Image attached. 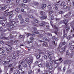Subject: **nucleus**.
Returning <instances> with one entry per match:
<instances>
[{
	"label": "nucleus",
	"instance_id": "obj_43",
	"mask_svg": "<svg viewBox=\"0 0 74 74\" xmlns=\"http://www.w3.org/2000/svg\"><path fill=\"white\" fill-rule=\"evenodd\" d=\"M47 36H52V34H50L49 33L47 34Z\"/></svg>",
	"mask_w": 74,
	"mask_h": 74
},
{
	"label": "nucleus",
	"instance_id": "obj_3",
	"mask_svg": "<svg viewBox=\"0 0 74 74\" xmlns=\"http://www.w3.org/2000/svg\"><path fill=\"white\" fill-rule=\"evenodd\" d=\"M66 44V42H61L59 46L60 47H62V45H64Z\"/></svg>",
	"mask_w": 74,
	"mask_h": 74
},
{
	"label": "nucleus",
	"instance_id": "obj_7",
	"mask_svg": "<svg viewBox=\"0 0 74 74\" xmlns=\"http://www.w3.org/2000/svg\"><path fill=\"white\" fill-rule=\"evenodd\" d=\"M20 11V8H16L15 10V11L17 13H18Z\"/></svg>",
	"mask_w": 74,
	"mask_h": 74
},
{
	"label": "nucleus",
	"instance_id": "obj_48",
	"mask_svg": "<svg viewBox=\"0 0 74 74\" xmlns=\"http://www.w3.org/2000/svg\"><path fill=\"white\" fill-rule=\"evenodd\" d=\"M3 28L2 27L0 28V31H3Z\"/></svg>",
	"mask_w": 74,
	"mask_h": 74
},
{
	"label": "nucleus",
	"instance_id": "obj_13",
	"mask_svg": "<svg viewBox=\"0 0 74 74\" xmlns=\"http://www.w3.org/2000/svg\"><path fill=\"white\" fill-rule=\"evenodd\" d=\"M20 21H21V23H23V22H24V19H23V18H20Z\"/></svg>",
	"mask_w": 74,
	"mask_h": 74
},
{
	"label": "nucleus",
	"instance_id": "obj_55",
	"mask_svg": "<svg viewBox=\"0 0 74 74\" xmlns=\"http://www.w3.org/2000/svg\"><path fill=\"white\" fill-rule=\"evenodd\" d=\"M66 70V67H64L63 69V71H64Z\"/></svg>",
	"mask_w": 74,
	"mask_h": 74
},
{
	"label": "nucleus",
	"instance_id": "obj_34",
	"mask_svg": "<svg viewBox=\"0 0 74 74\" xmlns=\"http://www.w3.org/2000/svg\"><path fill=\"white\" fill-rule=\"evenodd\" d=\"M40 55H38L36 56V58L37 59H39V58H40Z\"/></svg>",
	"mask_w": 74,
	"mask_h": 74
},
{
	"label": "nucleus",
	"instance_id": "obj_60",
	"mask_svg": "<svg viewBox=\"0 0 74 74\" xmlns=\"http://www.w3.org/2000/svg\"><path fill=\"white\" fill-rule=\"evenodd\" d=\"M64 34L63 37H66L67 36V35H66V34Z\"/></svg>",
	"mask_w": 74,
	"mask_h": 74
},
{
	"label": "nucleus",
	"instance_id": "obj_54",
	"mask_svg": "<svg viewBox=\"0 0 74 74\" xmlns=\"http://www.w3.org/2000/svg\"><path fill=\"white\" fill-rule=\"evenodd\" d=\"M7 29L9 31H11V28H7Z\"/></svg>",
	"mask_w": 74,
	"mask_h": 74
},
{
	"label": "nucleus",
	"instance_id": "obj_46",
	"mask_svg": "<svg viewBox=\"0 0 74 74\" xmlns=\"http://www.w3.org/2000/svg\"><path fill=\"white\" fill-rule=\"evenodd\" d=\"M29 18H33V16L32 15H29Z\"/></svg>",
	"mask_w": 74,
	"mask_h": 74
},
{
	"label": "nucleus",
	"instance_id": "obj_58",
	"mask_svg": "<svg viewBox=\"0 0 74 74\" xmlns=\"http://www.w3.org/2000/svg\"><path fill=\"white\" fill-rule=\"evenodd\" d=\"M7 8V5H6L4 6V7L3 8H4V10H5L6 8Z\"/></svg>",
	"mask_w": 74,
	"mask_h": 74
},
{
	"label": "nucleus",
	"instance_id": "obj_38",
	"mask_svg": "<svg viewBox=\"0 0 74 74\" xmlns=\"http://www.w3.org/2000/svg\"><path fill=\"white\" fill-rule=\"evenodd\" d=\"M43 36V34H41L39 35L38 36V37H42Z\"/></svg>",
	"mask_w": 74,
	"mask_h": 74
},
{
	"label": "nucleus",
	"instance_id": "obj_14",
	"mask_svg": "<svg viewBox=\"0 0 74 74\" xmlns=\"http://www.w3.org/2000/svg\"><path fill=\"white\" fill-rule=\"evenodd\" d=\"M64 34H67L68 32V31L66 30V29H65L64 30Z\"/></svg>",
	"mask_w": 74,
	"mask_h": 74
},
{
	"label": "nucleus",
	"instance_id": "obj_11",
	"mask_svg": "<svg viewBox=\"0 0 74 74\" xmlns=\"http://www.w3.org/2000/svg\"><path fill=\"white\" fill-rule=\"evenodd\" d=\"M40 14L42 15H45V13L44 12L41 11L40 12Z\"/></svg>",
	"mask_w": 74,
	"mask_h": 74
},
{
	"label": "nucleus",
	"instance_id": "obj_41",
	"mask_svg": "<svg viewBox=\"0 0 74 74\" xmlns=\"http://www.w3.org/2000/svg\"><path fill=\"white\" fill-rule=\"evenodd\" d=\"M32 42H33V41H32V40L29 41L28 42V44H29L30 43H31Z\"/></svg>",
	"mask_w": 74,
	"mask_h": 74
},
{
	"label": "nucleus",
	"instance_id": "obj_32",
	"mask_svg": "<svg viewBox=\"0 0 74 74\" xmlns=\"http://www.w3.org/2000/svg\"><path fill=\"white\" fill-rule=\"evenodd\" d=\"M49 58L50 60H51L52 59V57L51 56H49Z\"/></svg>",
	"mask_w": 74,
	"mask_h": 74
},
{
	"label": "nucleus",
	"instance_id": "obj_25",
	"mask_svg": "<svg viewBox=\"0 0 74 74\" xmlns=\"http://www.w3.org/2000/svg\"><path fill=\"white\" fill-rule=\"evenodd\" d=\"M21 7H24L25 6V5L23 3H22L21 4Z\"/></svg>",
	"mask_w": 74,
	"mask_h": 74
},
{
	"label": "nucleus",
	"instance_id": "obj_27",
	"mask_svg": "<svg viewBox=\"0 0 74 74\" xmlns=\"http://www.w3.org/2000/svg\"><path fill=\"white\" fill-rule=\"evenodd\" d=\"M48 53V54L49 55H52L53 54V53L51 52H49Z\"/></svg>",
	"mask_w": 74,
	"mask_h": 74
},
{
	"label": "nucleus",
	"instance_id": "obj_16",
	"mask_svg": "<svg viewBox=\"0 0 74 74\" xmlns=\"http://www.w3.org/2000/svg\"><path fill=\"white\" fill-rule=\"evenodd\" d=\"M47 7L48 8H49V9H51L52 8V6H51V5H49Z\"/></svg>",
	"mask_w": 74,
	"mask_h": 74
},
{
	"label": "nucleus",
	"instance_id": "obj_53",
	"mask_svg": "<svg viewBox=\"0 0 74 74\" xmlns=\"http://www.w3.org/2000/svg\"><path fill=\"white\" fill-rule=\"evenodd\" d=\"M19 1H20V0H16V3H19Z\"/></svg>",
	"mask_w": 74,
	"mask_h": 74
},
{
	"label": "nucleus",
	"instance_id": "obj_61",
	"mask_svg": "<svg viewBox=\"0 0 74 74\" xmlns=\"http://www.w3.org/2000/svg\"><path fill=\"white\" fill-rule=\"evenodd\" d=\"M63 11H60V14H63Z\"/></svg>",
	"mask_w": 74,
	"mask_h": 74
},
{
	"label": "nucleus",
	"instance_id": "obj_21",
	"mask_svg": "<svg viewBox=\"0 0 74 74\" xmlns=\"http://www.w3.org/2000/svg\"><path fill=\"white\" fill-rule=\"evenodd\" d=\"M67 8V7L66 5H64L63 7V9H66Z\"/></svg>",
	"mask_w": 74,
	"mask_h": 74
},
{
	"label": "nucleus",
	"instance_id": "obj_50",
	"mask_svg": "<svg viewBox=\"0 0 74 74\" xmlns=\"http://www.w3.org/2000/svg\"><path fill=\"white\" fill-rule=\"evenodd\" d=\"M35 34H31V36H32V37H35Z\"/></svg>",
	"mask_w": 74,
	"mask_h": 74
},
{
	"label": "nucleus",
	"instance_id": "obj_1",
	"mask_svg": "<svg viewBox=\"0 0 74 74\" xmlns=\"http://www.w3.org/2000/svg\"><path fill=\"white\" fill-rule=\"evenodd\" d=\"M27 60H28L27 63L29 64H30L33 62V57H31L30 58H27Z\"/></svg>",
	"mask_w": 74,
	"mask_h": 74
},
{
	"label": "nucleus",
	"instance_id": "obj_63",
	"mask_svg": "<svg viewBox=\"0 0 74 74\" xmlns=\"http://www.w3.org/2000/svg\"><path fill=\"white\" fill-rule=\"evenodd\" d=\"M55 38H56V37H55V36H54L52 37V39L53 40H55Z\"/></svg>",
	"mask_w": 74,
	"mask_h": 74
},
{
	"label": "nucleus",
	"instance_id": "obj_28",
	"mask_svg": "<svg viewBox=\"0 0 74 74\" xmlns=\"http://www.w3.org/2000/svg\"><path fill=\"white\" fill-rule=\"evenodd\" d=\"M31 35V34L30 33H28L26 34V36H27V37H28L29 36H30Z\"/></svg>",
	"mask_w": 74,
	"mask_h": 74
},
{
	"label": "nucleus",
	"instance_id": "obj_15",
	"mask_svg": "<svg viewBox=\"0 0 74 74\" xmlns=\"http://www.w3.org/2000/svg\"><path fill=\"white\" fill-rule=\"evenodd\" d=\"M67 64L70 65L71 63L72 62L71 61H67Z\"/></svg>",
	"mask_w": 74,
	"mask_h": 74
},
{
	"label": "nucleus",
	"instance_id": "obj_19",
	"mask_svg": "<svg viewBox=\"0 0 74 74\" xmlns=\"http://www.w3.org/2000/svg\"><path fill=\"white\" fill-rule=\"evenodd\" d=\"M34 22H35V23H38V20L37 19H35L34 20Z\"/></svg>",
	"mask_w": 74,
	"mask_h": 74
},
{
	"label": "nucleus",
	"instance_id": "obj_56",
	"mask_svg": "<svg viewBox=\"0 0 74 74\" xmlns=\"http://www.w3.org/2000/svg\"><path fill=\"white\" fill-rule=\"evenodd\" d=\"M64 64H67V61H65L64 62Z\"/></svg>",
	"mask_w": 74,
	"mask_h": 74
},
{
	"label": "nucleus",
	"instance_id": "obj_42",
	"mask_svg": "<svg viewBox=\"0 0 74 74\" xmlns=\"http://www.w3.org/2000/svg\"><path fill=\"white\" fill-rule=\"evenodd\" d=\"M49 62H47L46 63V66L47 67H48L49 66Z\"/></svg>",
	"mask_w": 74,
	"mask_h": 74
},
{
	"label": "nucleus",
	"instance_id": "obj_44",
	"mask_svg": "<svg viewBox=\"0 0 74 74\" xmlns=\"http://www.w3.org/2000/svg\"><path fill=\"white\" fill-rule=\"evenodd\" d=\"M52 10H51L49 11V14H52Z\"/></svg>",
	"mask_w": 74,
	"mask_h": 74
},
{
	"label": "nucleus",
	"instance_id": "obj_49",
	"mask_svg": "<svg viewBox=\"0 0 74 74\" xmlns=\"http://www.w3.org/2000/svg\"><path fill=\"white\" fill-rule=\"evenodd\" d=\"M43 17H44L43 19H47V17L46 16H43Z\"/></svg>",
	"mask_w": 74,
	"mask_h": 74
},
{
	"label": "nucleus",
	"instance_id": "obj_40",
	"mask_svg": "<svg viewBox=\"0 0 74 74\" xmlns=\"http://www.w3.org/2000/svg\"><path fill=\"white\" fill-rule=\"evenodd\" d=\"M25 21L26 22H29V20L28 18L26 19L25 20Z\"/></svg>",
	"mask_w": 74,
	"mask_h": 74
},
{
	"label": "nucleus",
	"instance_id": "obj_29",
	"mask_svg": "<svg viewBox=\"0 0 74 74\" xmlns=\"http://www.w3.org/2000/svg\"><path fill=\"white\" fill-rule=\"evenodd\" d=\"M14 26L13 25H12L10 26V29H12V28H14Z\"/></svg>",
	"mask_w": 74,
	"mask_h": 74
},
{
	"label": "nucleus",
	"instance_id": "obj_12",
	"mask_svg": "<svg viewBox=\"0 0 74 74\" xmlns=\"http://www.w3.org/2000/svg\"><path fill=\"white\" fill-rule=\"evenodd\" d=\"M46 6H47V5L46 4H43V5L42 6V8H43V9L44 8H45Z\"/></svg>",
	"mask_w": 74,
	"mask_h": 74
},
{
	"label": "nucleus",
	"instance_id": "obj_5",
	"mask_svg": "<svg viewBox=\"0 0 74 74\" xmlns=\"http://www.w3.org/2000/svg\"><path fill=\"white\" fill-rule=\"evenodd\" d=\"M65 30L67 31H69L70 30V26L69 25H66Z\"/></svg>",
	"mask_w": 74,
	"mask_h": 74
},
{
	"label": "nucleus",
	"instance_id": "obj_52",
	"mask_svg": "<svg viewBox=\"0 0 74 74\" xmlns=\"http://www.w3.org/2000/svg\"><path fill=\"white\" fill-rule=\"evenodd\" d=\"M44 58L45 59H47V56H44Z\"/></svg>",
	"mask_w": 74,
	"mask_h": 74
},
{
	"label": "nucleus",
	"instance_id": "obj_45",
	"mask_svg": "<svg viewBox=\"0 0 74 74\" xmlns=\"http://www.w3.org/2000/svg\"><path fill=\"white\" fill-rule=\"evenodd\" d=\"M54 28H55L56 29V30H58V27H57L55 25L54 26Z\"/></svg>",
	"mask_w": 74,
	"mask_h": 74
},
{
	"label": "nucleus",
	"instance_id": "obj_22",
	"mask_svg": "<svg viewBox=\"0 0 74 74\" xmlns=\"http://www.w3.org/2000/svg\"><path fill=\"white\" fill-rule=\"evenodd\" d=\"M64 3H65V2L64 1L62 2L60 4V5H63L64 4Z\"/></svg>",
	"mask_w": 74,
	"mask_h": 74
},
{
	"label": "nucleus",
	"instance_id": "obj_31",
	"mask_svg": "<svg viewBox=\"0 0 74 74\" xmlns=\"http://www.w3.org/2000/svg\"><path fill=\"white\" fill-rule=\"evenodd\" d=\"M67 39L69 40V39H70V38H71V36H67Z\"/></svg>",
	"mask_w": 74,
	"mask_h": 74
},
{
	"label": "nucleus",
	"instance_id": "obj_9",
	"mask_svg": "<svg viewBox=\"0 0 74 74\" xmlns=\"http://www.w3.org/2000/svg\"><path fill=\"white\" fill-rule=\"evenodd\" d=\"M70 50H73L74 49V46L72 45L71 46L70 48Z\"/></svg>",
	"mask_w": 74,
	"mask_h": 74
},
{
	"label": "nucleus",
	"instance_id": "obj_57",
	"mask_svg": "<svg viewBox=\"0 0 74 74\" xmlns=\"http://www.w3.org/2000/svg\"><path fill=\"white\" fill-rule=\"evenodd\" d=\"M18 17L19 18H21H21L22 17V16L21 15H19L18 16Z\"/></svg>",
	"mask_w": 74,
	"mask_h": 74
},
{
	"label": "nucleus",
	"instance_id": "obj_24",
	"mask_svg": "<svg viewBox=\"0 0 74 74\" xmlns=\"http://www.w3.org/2000/svg\"><path fill=\"white\" fill-rule=\"evenodd\" d=\"M49 69H52V68H53V66H52V65H50V66H49Z\"/></svg>",
	"mask_w": 74,
	"mask_h": 74
},
{
	"label": "nucleus",
	"instance_id": "obj_59",
	"mask_svg": "<svg viewBox=\"0 0 74 74\" xmlns=\"http://www.w3.org/2000/svg\"><path fill=\"white\" fill-rule=\"evenodd\" d=\"M11 1V0H8L7 1V3H10V2Z\"/></svg>",
	"mask_w": 74,
	"mask_h": 74
},
{
	"label": "nucleus",
	"instance_id": "obj_64",
	"mask_svg": "<svg viewBox=\"0 0 74 74\" xmlns=\"http://www.w3.org/2000/svg\"><path fill=\"white\" fill-rule=\"evenodd\" d=\"M52 73H53L52 71H50L49 73V74H52Z\"/></svg>",
	"mask_w": 74,
	"mask_h": 74
},
{
	"label": "nucleus",
	"instance_id": "obj_47",
	"mask_svg": "<svg viewBox=\"0 0 74 74\" xmlns=\"http://www.w3.org/2000/svg\"><path fill=\"white\" fill-rule=\"evenodd\" d=\"M58 8H59V7H58V6H56L55 7V8L56 10H58Z\"/></svg>",
	"mask_w": 74,
	"mask_h": 74
},
{
	"label": "nucleus",
	"instance_id": "obj_36",
	"mask_svg": "<svg viewBox=\"0 0 74 74\" xmlns=\"http://www.w3.org/2000/svg\"><path fill=\"white\" fill-rule=\"evenodd\" d=\"M66 55H69V50H67L66 52Z\"/></svg>",
	"mask_w": 74,
	"mask_h": 74
},
{
	"label": "nucleus",
	"instance_id": "obj_8",
	"mask_svg": "<svg viewBox=\"0 0 74 74\" xmlns=\"http://www.w3.org/2000/svg\"><path fill=\"white\" fill-rule=\"evenodd\" d=\"M10 22V23L12 25H14V24H15V23H16L15 21H12V20H11Z\"/></svg>",
	"mask_w": 74,
	"mask_h": 74
},
{
	"label": "nucleus",
	"instance_id": "obj_17",
	"mask_svg": "<svg viewBox=\"0 0 74 74\" xmlns=\"http://www.w3.org/2000/svg\"><path fill=\"white\" fill-rule=\"evenodd\" d=\"M40 26H45V24L44 23H41L39 25Z\"/></svg>",
	"mask_w": 74,
	"mask_h": 74
},
{
	"label": "nucleus",
	"instance_id": "obj_37",
	"mask_svg": "<svg viewBox=\"0 0 74 74\" xmlns=\"http://www.w3.org/2000/svg\"><path fill=\"white\" fill-rule=\"evenodd\" d=\"M54 18V16H51V20H53Z\"/></svg>",
	"mask_w": 74,
	"mask_h": 74
},
{
	"label": "nucleus",
	"instance_id": "obj_2",
	"mask_svg": "<svg viewBox=\"0 0 74 74\" xmlns=\"http://www.w3.org/2000/svg\"><path fill=\"white\" fill-rule=\"evenodd\" d=\"M65 48L66 47H64V48L61 49L60 50V52L61 53H63L64 51H65Z\"/></svg>",
	"mask_w": 74,
	"mask_h": 74
},
{
	"label": "nucleus",
	"instance_id": "obj_33",
	"mask_svg": "<svg viewBox=\"0 0 74 74\" xmlns=\"http://www.w3.org/2000/svg\"><path fill=\"white\" fill-rule=\"evenodd\" d=\"M3 64H7V62L4 61L3 62Z\"/></svg>",
	"mask_w": 74,
	"mask_h": 74
},
{
	"label": "nucleus",
	"instance_id": "obj_30",
	"mask_svg": "<svg viewBox=\"0 0 74 74\" xmlns=\"http://www.w3.org/2000/svg\"><path fill=\"white\" fill-rule=\"evenodd\" d=\"M32 71H29L28 72V74H31V73H32Z\"/></svg>",
	"mask_w": 74,
	"mask_h": 74
},
{
	"label": "nucleus",
	"instance_id": "obj_6",
	"mask_svg": "<svg viewBox=\"0 0 74 74\" xmlns=\"http://www.w3.org/2000/svg\"><path fill=\"white\" fill-rule=\"evenodd\" d=\"M68 21L69 20L67 19H65L63 21V22L64 24L66 25L68 22Z\"/></svg>",
	"mask_w": 74,
	"mask_h": 74
},
{
	"label": "nucleus",
	"instance_id": "obj_20",
	"mask_svg": "<svg viewBox=\"0 0 74 74\" xmlns=\"http://www.w3.org/2000/svg\"><path fill=\"white\" fill-rule=\"evenodd\" d=\"M43 45L45 46H46V45H47V43L46 42H44L43 44Z\"/></svg>",
	"mask_w": 74,
	"mask_h": 74
},
{
	"label": "nucleus",
	"instance_id": "obj_35",
	"mask_svg": "<svg viewBox=\"0 0 74 74\" xmlns=\"http://www.w3.org/2000/svg\"><path fill=\"white\" fill-rule=\"evenodd\" d=\"M0 10H4V8L3 7H0Z\"/></svg>",
	"mask_w": 74,
	"mask_h": 74
},
{
	"label": "nucleus",
	"instance_id": "obj_4",
	"mask_svg": "<svg viewBox=\"0 0 74 74\" xmlns=\"http://www.w3.org/2000/svg\"><path fill=\"white\" fill-rule=\"evenodd\" d=\"M9 16V18H11L12 16H13V15H12V12H10Z\"/></svg>",
	"mask_w": 74,
	"mask_h": 74
},
{
	"label": "nucleus",
	"instance_id": "obj_26",
	"mask_svg": "<svg viewBox=\"0 0 74 74\" xmlns=\"http://www.w3.org/2000/svg\"><path fill=\"white\" fill-rule=\"evenodd\" d=\"M20 52V51H16V52L17 53V56H19V52Z\"/></svg>",
	"mask_w": 74,
	"mask_h": 74
},
{
	"label": "nucleus",
	"instance_id": "obj_18",
	"mask_svg": "<svg viewBox=\"0 0 74 74\" xmlns=\"http://www.w3.org/2000/svg\"><path fill=\"white\" fill-rule=\"evenodd\" d=\"M10 12H7L5 14V16H7L8 14H9Z\"/></svg>",
	"mask_w": 74,
	"mask_h": 74
},
{
	"label": "nucleus",
	"instance_id": "obj_39",
	"mask_svg": "<svg viewBox=\"0 0 74 74\" xmlns=\"http://www.w3.org/2000/svg\"><path fill=\"white\" fill-rule=\"evenodd\" d=\"M50 63L51 64H52L53 63V60H50Z\"/></svg>",
	"mask_w": 74,
	"mask_h": 74
},
{
	"label": "nucleus",
	"instance_id": "obj_23",
	"mask_svg": "<svg viewBox=\"0 0 74 74\" xmlns=\"http://www.w3.org/2000/svg\"><path fill=\"white\" fill-rule=\"evenodd\" d=\"M25 61H26V60L25 59H24L22 62L21 63V64H22L23 63H25Z\"/></svg>",
	"mask_w": 74,
	"mask_h": 74
},
{
	"label": "nucleus",
	"instance_id": "obj_62",
	"mask_svg": "<svg viewBox=\"0 0 74 74\" xmlns=\"http://www.w3.org/2000/svg\"><path fill=\"white\" fill-rule=\"evenodd\" d=\"M35 4L36 5H38L39 4L37 2H35Z\"/></svg>",
	"mask_w": 74,
	"mask_h": 74
},
{
	"label": "nucleus",
	"instance_id": "obj_10",
	"mask_svg": "<svg viewBox=\"0 0 74 74\" xmlns=\"http://www.w3.org/2000/svg\"><path fill=\"white\" fill-rule=\"evenodd\" d=\"M70 25L71 27H73L74 26V21H72Z\"/></svg>",
	"mask_w": 74,
	"mask_h": 74
},
{
	"label": "nucleus",
	"instance_id": "obj_51",
	"mask_svg": "<svg viewBox=\"0 0 74 74\" xmlns=\"http://www.w3.org/2000/svg\"><path fill=\"white\" fill-rule=\"evenodd\" d=\"M23 2L24 3H26L27 2V0H24Z\"/></svg>",
	"mask_w": 74,
	"mask_h": 74
}]
</instances>
